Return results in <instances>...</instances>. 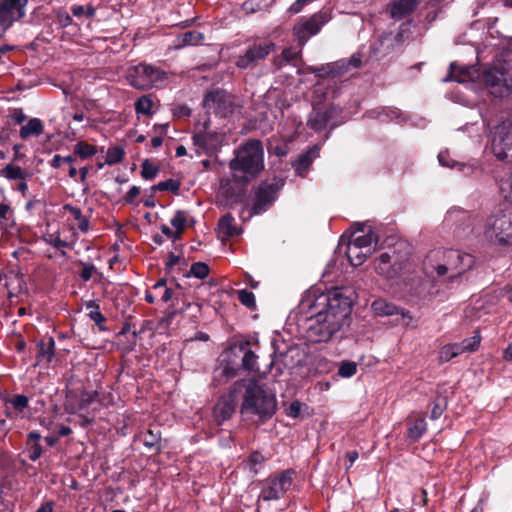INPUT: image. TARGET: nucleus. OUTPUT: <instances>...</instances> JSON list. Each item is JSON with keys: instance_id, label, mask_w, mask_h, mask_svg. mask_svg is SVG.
<instances>
[{"instance_id": "f257e3e1", "label": "nucleus", "mask_w": 512, "mask_h": 512, "mask_svg": "<svg viewBox=\"0 0 512 512\" xmlns=\"http://www.w3.org/2000/svg\"><path fill=\"white\" fill-rule=\"evenodd\" d=\"M229 175L220 180L219 196L227 205L245 201L248 185L255 181L265 168L264 148L259 139H248L233 152L228 163Z\"/></svg>"}, {"instance_id": "f03ea898", "label": "nucleus", "mask_w": 512, "mask_h": 512, "mask_svg": "<svg viewBox=\"0 0 512 512\" xmlns=\"http://www.w3.org/2000/svg\"><path fill=\"white\" fill-rule=\"evenodd\" d=\"M353 292L345 287H335L326 293L319 295H307L302 299L300 308L302 311L318 309L346 327H349L353 306Z\"/></svg>"}, {"instance_id": "7ed1b4c3", "label": "nucleus", "mask_w": 512, "mask_h": 512, "mask_svg": "<svg viewBox=\"0 0 512 512\" xmlns=\"http://www.w3.org/2000/svg\"><path fill=\"white\" fill-rule=\"evenodd\" d=\"M474 264L475 258L469 253L454 249H436L426 255L423 269L428 276H432L434 272L439 277L450 273L449 279L452 281L472 269Z\"/></svg>"}, {"instance_id": "20e7f679", "label": "nucleus", "mask_w": 512, "mask_h": 512, "mask_svg": "<svg viewBox=\"0 0 512 512\" xmlns=\"http://www.w3.org/2000/svg\"><path fill=\"white\" fill-rule=\"evenodd\" d=\"M252 345H258V340L245 339L232 343L221 354L222 375L232 379L241 370L255 371L258 356L252 350Z\"/></svg>"}, {"instance_id": "39448f33", "label": "nucleus", "mask_w": 512, "mask_h": 512, "mask_svg": "<svg viewBox=\"0 0 512 512\" xmlns=\"http://www.w3.org/2000/svg\"><path fill=\"white\" fill-rule=\"evenodd\" d=\"M277 410V400L257 381L250 380L245 385V393L240 407L242 415H255L261 423L271 419Z\"/></svg>"}, {"instance_id": "423d86ee", "label": "nucleus", "mask_w": 512, "mask_h": 512, "mask_svg": "<svg viewBox=\"0 0 512 512\" xmlns=\"http://www.w3.org/2000/svg\"><path fill=\"white\" fill-rule=\"evenodd\" d=\"M484 236L494 245H512V205L504 204L492 213L484 224Z\"/></svg>"}, {"instance_id": "0eeeda50", "label": "nucleus", "mask_w": 512, "mask_h": 512, "mask_svg": "<svg viewBox=\"0 0 512 512\" xmlns=\"http://www.w3.org/2000/svg\"><path fill=\"white\" fill-rule=\"evenodd\" d=\"M307 313H311L306 329V337L312 343L328 342L335 338H341L342 332L346 326L336 320L330 319L325 313L318 309H308Z\"/></svg>"}, {"instance_id": "6e6552de", "label": "nucleus", "mask_w": 512, "mask_h": 512, "mask_svg": "<svg viewBox=\"0 0 512 512\" xmlns=\"http://www.w3.org/2000/svg\"><path fill=\"white\" fill-rule=\"evenodd\" d=\"M285 185V179L282 177H273L261 181L256 187H253V203L250 209L252 215H259L268 211L277 200L279 192Z\"/></svg>"}, {"instance_id": "1a4fd4ad", "label": "nucleus", "mask_w": 512, "mask_h": 512, "mask_svg": "<svg viewBox=\"0 0 512 512\" xmlns=\"http://www.w3.org/2000/svg\"><path fill=\"white\" fill-rule=\"evenodd\" d=\"M276 51V44L269 39L248 41L245 49L237 56L235 65L241 70L254 69L270 54Z\"/></svg>"}, {"instance_id": "9d476101", "label": "nucleus", "mask_w": 512, "mask_h": 512, "mask_svg": "<svg viewBox=\"0 0 512 512\" xmlns=\"http://www.w3.org/2000/svg\"><path fill=\"white\" fill-rule=\"evenodd\" d=\"M296 471L292 468L269 475L263 482L259 500L273 501L281 499L291 488Z\"/></svg>"}, {"instance_id": "9b49d317", "label": "nucleus", "mask_w": 512, "mask_h": 512, "mask_svg": "<svg viewBox=\"0 0 512 512\" xmlns=\"http://www.w3.org/2000/svg\"><path fill=\"white\" fill-rule=\"evenodd\" d=\"M342 113L343 109L339 105L333 103L321 105L320 102H316L308 119V125L315 132H321L328 126L332 130L344 122Z\"/></svg>"}, {"instance_id": "f8f14e48", "label": "nucleus", "mask_w": 512, "mask_h": 512, "mask_svg": "<svg viewBox=\"0 0 512 512\" xmlns=\"http://www.w3.org/2000/svg\"><path fill=\"white\" fill-rule=\"evenodd\" d=\"M330 16L328 12L320 10L312 16L301 17L293 27V35L298 44L304 46L310 37L318 34L322 27L328 23Z\"/></svg>"}, {"instance_id": "ddd939ff", "label": "nucleus", "mask_w": 512, "mask_h": 512, "mask_svg": "<svg viewBox=\"0 0 512 512\" xmlns=\"http://www.w3.org/2000/svg\"><path fill=\"white\" fill-rule=\"evenodd\" d=\"M371 309L375 315L381 317L396 316L395 324L402 325L405 328H417L418 322L414 319L409 310L397 306L383 298H378L373 301Z\"/></svg>"}, {"instance_id": "4468645a", "label": "nucleus", "mask_w": 512, "mask_h": 512, "mask_svg": "<svg viewBox=\"0 0 512 512\" xmlns=\"http://www.w3.org/2000/svg\"><path fill=\"white\" fill-rule=\"evenodd\" d=\"M203 106L207 111L213 112L220 118L232 115L235 109L233 96L220 88L210 90L205 94Z\"/></svg>"}, {"instance_id": "2eb2a0df", "label": "nucleus", "mask_w": 512, "mask_h": 512, "mask_svg": "<svg viewBox=\"0 0 512 512\" xmlns=\"http://www.w3.org/2000/svg\"><path fill=\"white\" fill-rule=\"evenodd\" d=\"M162 71L152 65L140 63L128 69L127 80L129 84L138 90H147L161 80Z\"/></svg>"}, {"instance_id": "dca6fc26", "label": "nucleus", "mask_w": 512, "mask_h": 512, "mask_svg": "<svg viewBox=\"0 0 512 512\" xmlns=\"http://www.w3.org/2000/svg\"><path fill=\"white\" fill-rule=\"evenodd\" d=\"M28 0H0V37L26 16Z\"/></svg>"}, {"instance_id": "f3484780", "label": "nucleus", "mask_w": 512, "mask_h": 512, "mask_svg": "<svg viewBox=\"0 0 512 512\" xmlns=\"http://www.w3.org/2000/svg\"><path fill=\"white\" fill-rule=\"evenodd\" d=\"M491 147L498 160L512 159V122H503L496 127Z\"/></svg>"}, {"instance_id": "a211bd4d", "label": "nucleus", "mask_w": 512, "mask_h": 512, "mask_svg": "<svg viewBox=\"0 0 512 512\" xmlns=\"http://www.w3.org/2000/svg\"><path fill=\"white\" fill-rule=\"evenodd\" d=\"M224 136L218 132H198L192 136L193 146L197 156L216 154L222 145Z\"/></svg>"}, {"instance_id": "6ab92c4d", "label": "nucleus", "mask_w": 512, "mask_h": 512, "mask_svg": "<svg viewBox=\"0 0 512 512\" xmlns=\"http://www.w3.org/2000/svg\"><path fill=\"white\" fill-rule=\"evenodd\" d=\"M482 81L490 93L496 97H502L509 91L505 73L496 67L484 70Z\"/></svg>"}, {"instance_id": "aec40b11", "label": "nucleus", "mask_w": 512, "mask_h": 512, "mask_svg": "<svg viewBox=\"0 0 512 512\" xmlns=\"http://www.w3.org/2000/svg\"><path fill=\"white\" fill-rule=\"evenodd\" d=\"M154 291H160L163 290V295H161V300L165 303L170 302L171 304L168 307V319H173L175 315L182 313L186 310L187 306L185 303H183L182 307H178V300L179 297L174 293V291L171 288H168L166 286V280L160 279L156 282V284L153 286Z\"/></svg>"}, {"instance_id": "412c9836", "label": "nucleus", "mask_w": 512, "mask_h": 512, "mask_svg": "<svg viewBox=\"0 0 512 512\" xmlns=\"http://www.w3.org/2000/svg\"><path fill=\"white\" fill-rule=\"evenodd\" d=\"M319 156V148L317 145L309 148L307 151L298 155L297 159L292 162V167L297 176L306 177L313 161Z\"/></svg>"}, {"instance_id": "4be33fe9", "label": "nucleus", "mask_w": 512, "mask_h": 512, "mask_svg": "<svg viewBox=\"0 0 512 512\" xmlns=\"http://www.w3.org/2000/svg\"><path fill=\"white\" fill-rule=\"evenodd\" d=\"M420 2L421 0H392L388 10L390 17L394 20H402L411 15Z\"/></svg>"}, {"instance_id": "5701e85b", "label": "nucleus", "mask_w": 512, "mask_h": 512, "mask_svg": "<svg viewBox=\"0 0 512 512\" xmlns=\"http://www.w3.org/2000/svg\"><path fill=\"white\" fill-rule=\"evenodd\" d=\"M42 440L43 436L37 430H33L27 433L24 452L28 453L29 460L35 462L43 455L44 448L41 443Z\"/></svg>"}, {"instance_id": "b1692460", "label": "nucleus", "mask_w": 512, "mask_h": 512, "mask_svg": "<svg viewBox=\"0 0 512 512\" xmlns=\"http://www.w3.org/2000/svg\"><path fill=\"white\" fill-rule=\"evenodd\" d=\"M331 78H337L346 74L350 68H360L362 61L359 55L353 54L349 59H340L328 63Z\"/></svg>"}, {"instance_id": "393cba45", "label": "nucleus", "mask_w": 512, "mask_h": 512, "mask_svg": "<svg viewBox=\"0 0 512 512\" xmlns=\"http://www.w3.org/2000/svg\"><path fill=\"white\" fill-rule=\"evenodd\" d=\"M235 396L228 395L221 397L214 407V415L219 424L231 418L235 412Z\"/></svg>"}, {"instance_id": "a878e982", "label": "nucleus", "mask_w": 512, "mask_h": 512, "mask_svg": "<svg viewBox=\"0 0 512 512\" xmlns=\"http://www.w3.org/2000/svg\"><path fill=\"white\" fill-rule=\"evenodd\" d=\"M36 347V358L38 361L46 360L48 363L52 362L55 357V341L53 337L49 336L41 339L37 343Z\"/></svg>"}, {"instance_id": "bb28decb", "label": "nucleus", "mask_w": 512, "mask_h": 512, "mask_svg": "<svg viewBox=\"0 0 512 512\" xmlns=\"http://www.w3.org/2000/svg\"><path fill=\"white\" fill-rule=\"evenodd\" d=\"M86 310H89L88 317L92 320L98 329L102 332L108 331V327L105 325L107 318L100 311V306L95 300H90L85 303Z\"/></svg>"}, {"instance_id": "cd10ccee", "label": "nucleus", "mask_w": 512, "mask_h": 512, "mask_svg": "<svg viewBox=\"0 0 512 512\" xmlns=\"http://www.w3.org/2000/svg\"><path fill=\"white\" fill-rule=\"evenodd\" d=\"M361 232H363L362 235L353 234L348 245L359 246L360 248H364L365 250L368 249L372 252V244L374 243L375 246L377 245L378 236L372 231L371 228L367 232H364V230H361Z\"/></svg>"}, {"instance_id": "c85d7f7f", "label": "nucleus", "mask_w": 512, "mask_h": 512, "mask_svg": "<svg viewBox=\"0 0 512 512\" xmlns=\"http://www.w3.org/2000/svg\"><path fill=\"white\" fill-rule=\"evenodd\" d=\"M267 460V456L263 455L260 451L255 450L249 454V456L243 461V464L245 465V468L255 476L259 473Z\"/></svg>"}, {"instance_id": "c756f323", "label": "nucleus", "mask_w": 512, "mask_h": 512, "mask_svg": "<svg viewBox=\"0 0 512 512\" xmlns=\"http://www.w3.org/2000/svg\"><path fill=\"white\" fill-rule=\"evenodd\" d=\"M372 254V252L368 249L360 248L355 245H347L346 255L353 266L362 265L365 260Z\"/></svg>"}, {"instance_id": "7c9ffc66", "label": "nucleus", "mask_w": 512, "mask_h": 512, "mask_svg": "<svg viewBox=\"0 0 512 512\" xmlns=\"http://www.w3.org/2000/svg\"><path fill=\"white\" fill-rule=\"evenodd\" d=\"M143 445L154 454H158L162 450L161 433L159 430L154 431L148 429L142 436Z\"/></svg>"}, {"instance_id": "2f4dec72", "label": "nucleus", "mask_w": 512, "mask_h": 512, "mask_svg": "<svg viewBox=\"0 0 512 512\" xmlns=\"http://www.w3.org/2000/svg\"><path fill=\"white\" fill-rule=\"evenodd\" d=\"M204 40V35L196 30L187 31L180 34L176 38V48H183L185 46H194L201 43Z\"/></svg>"}, {"instance_id": "473e14b6", "label": "nucleus", "mask_w": 512, "mask_h": 512, "mask_svg": "<svg viewBox=\"0 0 512 512\" xmlns=\"http://www.w3.org/2000/svg\"><path fill=\"white\" fill-rule=\"evenodd\" d=\"M218 230L220 234L227 238H231L238 235V230L235 225V219L230 213L223 215L219 219Z\"/></svg>"}, {"instance_id": "72a5a7b5", "label": "nucleus", "mask_w": 512, "mask_h": 512, "mask_svg": "<svg viewBox=\"0 0 512 512\" xmlns=\"http://www.w3.org/2000/svg\"><path fill=\"white\" fill-rule=\"evenodd\" d=\"M63 210L69 212L73 218L78 222V229L82 233H87L90 230V219L84 216L81 209L73 206L72 204H64Z\"/></svg>"}, {"instance_id": "f704fd0d", "label": "nucleus", "mask_w": 512, "mask_h": 512, "mask_svg": "<svg viewBox=\"0 0 512 512\" xmlns=\"http://www.w3.org/2000/svg\"><path fill=\"white\" fill-rule=\"evenodd\" d=\"M43 132L42 121L38 118H31L26 125L20 128V137L27 139L30 136H39Z\"/></svg>"}, {"instance_id": "c9c22d12", "label": "nucleus", "mask_w": 512, "mask_h": 512, "mask_svg": "<svg viewBox=\"0 0 512 512\" xmlns=\"http://www.w3.org/2000/svg\"><path fill=\"white\" fill-rule=\"evenodd\" d=\"M0 176L8 180H26L27 172L20 166L10 163L0 170Z\"/></svg>"}, {"instance_id": "e433bc0d", "label": "nucleus", "mask_w": 512, "mask_h": 512, "mask_svg": "<svg viewBox=\"0 0 512 512\" xmlns=\"http://www.w3.org/2000/svg\"><path fill=\"white\" fill-rule=\"evenodd\" d=\"M427 430V424L423 418H417L408 426L407 436L413 442H417Z\"/></svg>"}, {"instance_id": "4c0bfd02", "label": "nucleus", "mask_w": 512, "mask_h": 512, "mask_svg": "<svg viewBox=\"0 0 512 512\" xmlns=\"http://www.w3.org/2000/svg\"><path fill=\"white\" fill-rule=\"evenodd\" d=\"M135 111L137 114L151 116L153 114V101L151 95H143L135 101Z\"/></svg>"}, {"instance_id": "58836bf2", "label": "nucleus", "mask_w": 512, "mask_h": 512, "mask_svg": "<svg viewBox=\"0 0 512 512\" xmlns=\"http://www.w3.org/2000/svg\"><path fill=\"white\" fill-rule=\"evenodd\" d=\"M468 70L466 68H460L455 62L450 63L449 73L443 79L444 82L457 81L465 82L467 78Z\"/></svg>"}, {"instance_id": "ea45409f", "label": "nucleus", "mask_w": 512, "mask_h": 512, "mask_svg": "<svg viewBox=\"0 0 512 512\" xmlns=\"http://www.w3.org/2000/svg\"><path fill=\"white\" fill-rule=\"evenodd\" d=\"M74 155L81 159H87L97 153V148L86 141H79L74 146Z\"/></svg>"}, {"instance_id": "a19ab883", "label": "nucleus", "mask_w": 512, "mask_h": 512, "mask_svg": "<svg viewBox=\"0 0 512 512\" xmlns=\"http://www.w3.org/2000/svg\"><path fill=\"white\" fill-rule=\"evenodd\" d=\"M462 353L459 343L447 344L441 348L439 358L441 362H448Z\"/></svg>"}, {"instance_id": "79ce46f5", "label": "nucleus", "mask_w": 512, "mask_h": 512, "mask_svg": "<svg viewBox=\"0 0 512 512\" xmlns=\"http://www.w3.org/2000/svg\"><path fill=\"white\" fill-rule=\"evenodd\" d=\"M430 405L432 406L431 413H430V418L432 420H437L438 418L441 417V415L443 414V412L447 408V398L445 396H442V395H437L432 400Z\"/></svg>"}, {"instance_id": "37998d69", "label": "nucleus", "mask_w": 512, "mask_h": 512, "mask_svg": "<svg viewBox=\"0 0 512 512\" xmlns=\"http://www.w3.org/2000/svg\"><path fill=\"white\" fill-rule=\"evenodd\" d=\"M5 402L10 404L17 414H22L29 405V398L24 394H15Z\"/></svg>"}, {"instance_id": "c03bdc74", "label": "nucleus", "mask_w": 512, "mask_h": 512, "mask_svg": "<svg viewBox=\"0 0 512 512\" xmlns=\"http://www.w3.org/2000/svg\"><path fill=\"white\" fill-rule=\"evenodd\" d=\"M171 225L176 229L177 234L180 236L186 229L188 223L187 212L177 210L170 220Z\"/></svg>"}, {"instance_id": "a18cd8bd", "label": "nucleus", "mask_w": 512, "mask_h": 512, "mask_svg": "<svg viewBox=\"0 0 512 512\" xmlns=\"http://www.w3.org/2000/svg\"><path fill=\"white\" fill-rule=\"evenodd\" d=\"M180 182L174 179H167L165 181H161L156 185L151 187V191L156 193L157 191H171L174 194H178L180 189Z\"/></svg>"}, {"instance_id": "49530a36", "label": "nucleus", "mask_w": 512, "mask_h": 512, "mask_svg": "<svg viewBox=\"0 0 512 512\" xmlns=\"http://www.w3.org/2000/svg\"><path fill=\"white\" fill-rule=\"evenodd\" d=\"M125 156V151L120 146L110 147L106 154L105 163L108 165H114L122 162Z\"/></svg>"}, {"instance_id": "de8ad7c7", "label": "nucleus", "mask_w": 512, "mask_h": 512, "mask_svg": "<svg viewBox=\"0 0 512 512\" xmlns=\"http://www.w3.org/2000/svg\"><path fill=\"white\" fill-rule=\"evenodd\" d=\"M307 72L314 74L315 77L318 79L317 86H320V79L331 78L328 63L322 64L320 66H308Z\"/></svg>"}, {"instance_id": "09e8293b", "label": "nucleus", "mask_w": 512, "mask_h": 512, "mask_svg": "<svg viewBox=\"0 0 512 512\" xmlns=\"http://www.w3.org/2000/svg\"><path fill=\"white\" fill-rule=\"evenodd\" d=\"M210 268L204 262H195L191 265L189 275H192L198 279H204L209 275Z\"/></svg>"}, {"instance_id": "8fccbe9b", "label": "nucleus", "mask_w": 512, "mask_h": 512, "mask_svg": "<svg viewBox=\"0 0 512 512\" xmlns=\"http://www.w3.org/2000/svg\"><path fill=\"white\" fill-rule=\"evenodd\" d=\"M141 176L145 180H153L159 173V167L151 163L148 159L141 165Z\"/></svg>"}, {"instance_id": "3c124183", "label": "nucleus", "mask_w": 512, "mask_h": 512, "mask_svg": "<svg viewBox=\"0 0 512 512\" xmlns=\"http://www.w3.org/2000/svg\"><path fill=\"white\" fill-rule=\"evenodd\" d=\"M238 300L242 305L246 306L249 309L253 310L256 308L255 295L253 292L247 289H242L238 291Z\"/></svg>"}, {"instance_id": "603ef678", "label": "nucleus", "mask_w": 512, "mask_h": 512, "mask_svg": "<svg viewBox=\"0 0 512 512\" xmlns=\"http://www.w3.org/2000/svg\"><path fill=\"white\" fill-rule=\"evenodd\" d=\"M481 337L478 333H476L474 336L464 339L462 342L459 343L460 347L463 349L464 352H474L478 349L480 345Z\"/></svg>"}, {"instance_id": "864d4df0", "label": "nucleus", "mask_w": 512, "mask_h": 512, "mask_svg": "<svg viewBox=\"0 0 512 512\" xmlns=\"http://www.w3.org/2000/svg\"><path fill=\"white\" fill-rule=\"evenodd\" d=\"M357 372V365L353 361H343L338 369V375L343 378H350Z\"/></svg>"}, {"instance_id": "5fc2aeb1", "label": "nucleus", "mask_w": 512, "mask_h": 512, "mask_svg": "<svg viewBox=\"0 0 512 512\" xmlns=\"http://www.w3.org/2000/svg\"><path fill=\"white\" fill-rule=\"evenodd\" d=\"M78 263L82 266V270L80 272L81 279L84 282H88L92 278L93 274L97 272L95 265L81 260Z\"/></svg>"}, {"instance_id": "6e6d98bb", "label": "nucleus", "mask_w": 512, "mask_h": 512, "mask_svg": "<svg viewBox=\"0 0 512 512\" xmlns=\"http://www.w3.org/2000/svg\"><path fill=\"white\" fill-rule=\"evenodd\" d=\"M56 21L60 28H66L73 23L72 17L64 9H59L56 12Z\"/></svg>"}, {"instance_id": "4d7b16f0", "label": "nucleus", "mask_w": 512, "mask_h": 512, "mask_svg": "<svg viewBox=\"0 0 512 512\" xmlns=\"http://www.w3.org/2000/svg\"><path fill=\"white\" fill-rule=\"evenodd\" d=\"M390 40L389 37L387 36H381L377 41H375L372 46H371V49H372V52L375 54V55H379L381 54V56H386L390 53V48L387 47V49L385 51H382V46L384 45V43L386 41Z\"/></svg>"}, {"instance_id": "13d9d810", "label": "nucleus", "mask_w": 512, "mask_h": 512, "mask_svg": "<svg viewBox=\"0 0 512 512\" xmlns=\"http://www.w3.org/2000/svg\"><path fill=\"white\" fill-rule=\"evenodd\" d=\"M141 190L139 186H132L126 195L123 198L124 204L133 205L135 204V199L140 194Z\"/></svg>"}, {"instance_id": "bf43d9fd", "label": "nucleus", "mask_w": 512, "mask_h": 512, "mask_svg": "<svg viewBox=\"0 0 512 512\" xmlns=\"http://www.w3.org/2000/svg\"><path fill=\"white\" fill-rule=\"evenodd\" d=\"M97 395H98V393L96 391H94V392H87V391L82 392L81 401H80L81 406L87 407V406L91 405L96 400V396Z\"/></svg>"}, {"instance_id": "052dcab7", "label": "nucleus", "mask_w": 512, "mask_h": 512, "mask_svg": "<svg viewBox=\"0 0 512 512\" xmlns=\"http://www.w3.org/2000/svg\"><path fill=\"white\" fill-rule=\"evenodd\" d=\"M301 403L293 401L286 410V414L291 418H298L301 412Z\"/></svg>"}, {"instance_id": "680f3d73", "label": "nucleus", "mask_w": 512, "mask_h": 512, "mask_svg": "<svg viewBox=\"0 0 512 512\" xmlns=\"http://www.w3.org/2000/svg\"><path fill=\"white\" fill-rule=\"evenodd\" d=\"M180 261V256L175 255L173 252H170L167 257V261L165 263V269L166 271H171L172 268L178 264Z\"/></svg>"}, {"instance_id": "e2e57ef3", "label": "nucleus", "mask_w": 512, "mask_h": 512, "mask_svg": "<svg viewBox=\"0 0 512 512\" xmlns=\"http://www.w3.org/2000/svg\"><path fill=\"white\" fill-rule=\"evenodd\" d=\"M298 53L292 51L291 49H284L281 53V59L285 63H290L297 59Z\"/></svg>"}, {"instance_id": "0e129e2a", "label": "nucleus", "mask_w": 512, "mask_h": 512, "mask_svg": "<svg viewBox=\"0 0 512 512\" xmlns=\"http://www.w3.org/2000/svg\"><path fill=\"white\" fill-rule=\"evenodd\" d=\"M11 117L17 124H21L26 120V115L21 108L14 109Z\"/></svg>"}, {"instance_id": "69168bd1", "label": "nucleus", "mask_w": 512, "mask_h": 512, "mask_svg": "<svg viewBox=\"0 0 512 512\" xmlns=\"http://www.w3.org/2000/svg\"><path fill=\"white\" fill-rule=\"evenodd\" d=\"M48 242L56 249L67 248L70 246L68 242L62 240L59 236L55 237L53 240H49Z\"/></svg>"}, {"instance_id": "338daca9", "label": "nucleus", "mask_w": 512, "mask_h": 512, "mask_svg": "<svg viewBox=\"0 0 512 512\" xmlns=\"http://www.w3.org/2000/svg\"><path fill=\"white\" fill-rule=\"evenodd\" d=\"M161 232L165 236H167L168 238L173 239V240L180 238V236L177 234V232L170 229L166 224L161 225Z\"/></svg>"}, {"instance_id": "774afa93", "label": "nucleus", "mask_w": 512, "mask_h": 512, "mask_svg": "<svg viewBox=\"0 0 512 512\" xmlns=\"http://www.w3.org/2000/svg\"><path fill=\"white\" fill-rule=\"evenodd\" d=\"M345 457L349 461V465L346 467V469H349L350 467H352L354 462L358 459L359 454L356 450H352V451L346 452Z\"/></svg>"}]
</instances>
